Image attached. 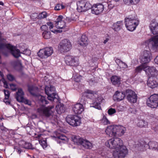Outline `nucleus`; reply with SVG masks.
<instances>
[{"label":"nucleus","mask_w":158,"mask_h":158,"mask_svg":"<svg viewBox=\"0 0 158 158\" xmlns=\"http://www.w3.org/2000/svg\"><path fill=\"white\" fill-rule=\"evenodd\" d=\"M12 64L14 68L18 71H20L22 69V66L19 61H15Z\"/></svg>","instance_id":"34"},{"label":"nucleus","mask_w":158,"mask_h":158,"mask_svg":"<svg viewBox=\"0 0 158 158\" xmlns=\"http://www.w3.org/2000/svg\"><path fill=\"white\" fill-rule=\"evenodd\" d=\"M2 81L3 83L4 87L6 88H8V85L7 83V82L5 81V80L4 79H3L2 80Z\"/></svg>","instance_id":"59"},{"label":"nucleus","mask_w":158,"mask_h":158,"mask_svg":"<svg viewBox=\"0 0 158 158\" xmlns=\"http://www.w3.org/2000/svg\"><path fill=\"white\" fill-rule=\"evenodd\" d=\"M45 90L49 100L52 101L55 98H56L55 89L54 86L51 85L46 86L45 87Z\"/></svg>","instance_id":"7"},{"label":"nucleus","mask_w":158,"mask_h":158,"mask_svg":"<svg viewBox=\"0 0 158 158\" xmlns=\"http://www.w3.org/2000/svg\"><path fill=\"white\" fill-rule=\"evenodd\" d=\"M148 44L153 50L158 51V35L148 40Z\"/></svg>","instance_id":"14"},{"label":"nucleus","mask_w":158,"mask_h":158,"mask_svg":"<svg viewBox=\"0 0 158 158\" xmlns=\"http://www.w3.org/2000/svg\"><path fill=\"white\" fill-rule=\"evenodd\" d=\"M116 63L118 65L119 64H121V62L122 61H121L118 58H116L115 60Z\"/></svg>","instance_id":"62"},{"label":"nucleus","mask_w":158,"mask_h":158,"mask_svg":"<svg viewBox=\"0 0 158 158\" xmlns=\"http://www.w3.org/2000/svg\"><path fill=\"white\" fill-rule=\"evenodd\" d=\"M148 146L150 149L155 150L157 149L158 151V143L155 141H150L148 143Z\"/></svg>","instance_id":"31"},{"label":"nucleus","mask_w":158,"mask_h":158,"mask_svg":"<svg viewBox=\"0 0 158 158\" xmlns=\"http://www.w3.org/2000/svg\"><path fill=\"white\" fill-rule=\"evenodd\" d=\"M82 77L80 75H78L76 77H74L75 81L77 82H79L81 79Z\"/></svg>","instance_id":"56"},{"label":"nucleus","mask_w":158,"mask_h":158,"mask_svg":"<svg viewBox=\"0 0 158 158\" xmlns=\"http://www.w3.org/2000/svg\"><path fill=\"white\" fill-rule=\"evenodd\" d=\"M4 39L0 36V50L3 49L7 48L10 51L12 55L15 58H18L20 56V53H22L26 55H29L31 54V51L27 49L24 50L20 49V50L17 49L15 47H14L10 44H6L4 43Z\"/></svg>","instance_id":"2"},{"label":"nucleus","mask_w":158,"mask_h":158,"mask_svg":"<svg viewBox=\"0 0 158 158\" xmlns=\"http://www.w3.org/2000/svg\"><path fill=\"white\" fill-rule=\"evenodd\" d=\"M73 112L77 115L81 114L84 109H73Z\"/></svg>","instance_id":"46"},{"label":"nucleus","mask_w":158,"mask_h":158,"mask_svg":"<svg viewBox=\"0 0 158 158\" xmlns=\"http://www.w3.org/2000/svg\"><path fill=\"white\" fill-rule=\"evenodd\" d=\"M88 40L87 37L85 35H82L78 44L81 46H85L88 44Z\"/></svg>","instance_id":"27"},{"label":"nucleus","mask_w":158,"mask_h":158,"mask_svg":"<svg viewBox=\"0 0 158 158\" xmlns=\"http://www.w3.org/2000/svg\"><path fill=\"white\" fill-rule=\"evenodd\" d=\"M104 101V100L102 97L99 96L97 100L90 105V107H94L95 109H101L100 103L103 102Z\"/></svg>","instance_id":"24"},{"label":"nucleus","mask_w":158,"mask_h":158,"mask_svg":"<svg viewBox=\"0 0 158 158\" xmlns=\"http://www.w3.org/2000/svg\"><path fill=\"white\" fill-rule=\"evenodd\" d=\"M101 123L102 124L104 125L110 124V121L104 115H103V118L101 120Z\"/></svg>","instance_id":"40"},{"label":"nucleus","mask_w":158,"mask_h":158,"mask_svg":"<svg viewBox=\"0 0 158 158\" xmlns=\"http://www.w3.org/2000/svg\"><path fill=\"white\" fill-rule=\"evenodd\" d=\"M140 0H123L125 4L128 5L135 4L137 3Z\"/></svg>","instance_id":"36"},{"label":"nucleus","mask_w":158,"mask_h":158,"mask_svg":"<svg viewBox=\"0 0 158 158\" xmlns=\"http://www.w3.org/2000/svg\"><path fill=\"white\" fill-rule=\"evenodd\" d=\"M4 102L6 103V104L8 105L10 104V102L8 101V98H5L3 100Z\"/></svg>","instance_id":"61"},{"label":"nucleus","mask_w":158,"mask_h":158,"mask_svg":"<svg viewBox=\"0 0 158 158\" xmlns=\"http://www.w3.org/2000/svg\"><path fill=\"white\" fill-rule=\"evenodd\" d=\"M28 90L32 95L35 96L36 95V92L38 91V88L32 85H29Z\"/></svg>","instance_id":"30"},{"label":"nucleus","mask_w":158,"mask_h":158,"mask_svg":"<svg viewBox=\"0 0 158 158\" xmlns=\"http://www.w3.org/2000/svg\"><path fill=\"white\" fill-rule=\"evenodd\" d=\"M144 69L146 74L152 77L156 76L158 74V71L154 67H149L146 65V68Z\"/></svg>","instance_id":"18"},{"label":"nucleus","mask_w":158,"mask_h":158,"mask_svg":"<svg viewBox=\"0 0 158 158\" xmlns=\"http://www.w3.org/2000/svg\"><path fill=\"white\" fill-rule=\"evenodd\" d=\"M24 94L22 89L19 88L16 93L15 97L17 100L20 102H23L25 104L29 105H31L30 102L24 98Z\"/></svg>","instance_id":"8"},{"label":"nucleus","mask_w":158,"mask_h":158,"mask_svg":"<svg viewBox=\"0 0 158 158\" xmlns=\"http://www.w3.org/2000/svg\"><path fill=\"white\" fill-rule=\"evenodd\" d=\"M105 6L102 4H98L94 5L91 7V12L92 13L98 15L102 12Z\"/></svg>","instance_id":"13"},{"label":"nucleus","mask_w":158,"mask_h":158,"mask_svg":"<svg viewBox=\"0 0 158 158\" xmlns=\"http://www.w3.org/2000/svg\"><path fill=\"white\" fill-rule=\"evenodd\" d=\"M157 119L153 117L150 119V121L151 123L154 122H156Z\"/></svg>","instance_id":"64"},{"label":"nucleus","mask_w":158,"mask_h":158,"mask_svg":"<svg viewBox=\"0 0 158 158\" xmlns=\"http://www.w3.org/2000/svg\"><path fill=\"white\" fill-rule=\"evenodd\" d=\"M147 104L148 106L152 108H156L158 106V102H156L153 100L152 102L149 99L147 100Z\"/></svg>","instance_id":"28"},{"label":"nucleus","mask_w":158,"mask_h":158,"mask_svg":"<svg viewBox=\"0 0 158 158\" xmlns=\"http://www.w3.org/2000/svg\"><path fill=\"white\" fill-rule=\"evenodd\" d=\"M149 28L153 34H158V23L152 21L149 25Z\"/></svg>","instance_id":"22"},{"label":"nucleus","mask_w":158,"mask_h":158,"mask_svg":"<svg viewBox=\"0 0 158 158\" xmlns=\"http://www.w3.org/2000/svg\"><path fill=\"white\" fill-rule=\"evenodd\" d=\"M60 45L59 50L61 52H68L70 50L72 47L71 42L67 39L62 40Z\"/></svg>","instance_id":"10"},{"label":"nucleus","mask_w":158,"mask_h":158,"mask_svg":"<svg viewBox=\"0 0 158 158\" xmlns=\"http://www.w3.org/2000/svg\"><path fill=\"white\" fill-rule=\"evenodd\" d=\"M151 53L149 51L145 50L143 54L140 57V59L142 63L145 64L151 60Z\"/></svg>","instance_id":"16"},{"label":"nucleus","mask_w":158,"mask_h":158,"mask_svg":"<svg viewBox=\"0 0 158 158\" xmlns=\"http://www.w3.org/2000/svg\"><path fill=\"white\" fill-rule=\"evenodd\" d=\"M4 93L5 94V98H8L10 95L9 91L7 90H4Z\"/></svg>","instance_id":"51"},{"label":"nucleus","mask_w":158,"mask_h":158,"mask_svg":"<svg viewBox=\"0 0 158 158\" xmlns=\"http://www.w3.org/2000/svg\"><path fill=\"white\" fill-rule=\"evenodd\" d=\"M126 96V93L117 91L113 96V99L114 101H119L123 100Z\"/></svg>","instance_id":"23"},{"label":"nucleus","mask_w":158,"mask_h":158,"mask_svg":"<svg viewBox=\"0 0 158 158\" xmlns=\"http://www.w3.org/2000/svg\"><path fill=\"white\" fill-rule=\"evenodd\" d=\"M148 99H150V101L152 102L153 100L155 102H158V94H153L151 95Z\"/></svg>","instance_id":"42"},{"label":"nucleus","mask_w":158,"mask_h":158,"mask_svg":"<svg viewBox=\"0 0 158 158\" xmlns=\"http://www.w3.org/2000/svg\"><path fill=\"white\" fill-rule=\"evenodd\" d=\"M47 25L48 26H48L49 27V28L51 31H52L54 33L55 32V31H53V30H51V29H52L54 27L53 25L52 24V23L51 22H48L47 23Z\"/></svg>","instance_id":"47"},{"label":"nucleus","mask_w":158,"mask_h":158,"mask_svg":"<svg viewBox=\"0 0 158 158\" xmlns=\"http://www.w3.org/2000/svg\"><path fill=\"white\" fill-rule=\"evenodd\" d=\"M73 109H84L85 108V103L82 104L80 103H77L72 106Z\"/></svg>","instance_id":"37"},{"label":"nucleus","mask_w":158,"mask_h":158,"mask_svg":"<svg viewBox=\"0 0 158 158\" xmlns=\"http://www.w3.org/2000/svg\"><path fill=\"white\" fill-rule=\"evenodd\" d=\"M7 78L10 81H13L15 79L14 77L11 74L8 75Z\"/></svg>","instance_id":"54"},{"label":"nucleus","mask_w":158,"mask_h":158,"mask_svg":"<svg viewBox=\"0 0 158 158\" xmlns=\"http://www.w3.org/2000/svg\"><path fill=\"white\" fill-rule=\"evenodd\" d=\"M10 87L11 89L13 90H15L16 89V85L13 84H10Z\"/></svg>","instance_id":"57"},{"label":"nucleus","mask_w":158,"mask_h":158,"mask_svg":"<svg viewBox=\"0 0 158 158\" xmlns=\"http://www.w3.org/2000/svg\"><path fill=\"white\" fill-rule=\"evenodd\" d=\"M56 112L59 114L65 112V109H55Z\"/></svg>","instance_id":"49"},{"label":"nucleus","mask_w":158,"mask_h":158,"mask_svg":"<svg viewBox=\"0 0 158 158\" xmlns=\"http://www.w3.org/2000/svg\"><path fill=\"white\" fill-rule=\"evenodd\" d=\"M115 109H108V113L109 115H112L116 113Z\"/></svg>","instance_id":"50"},{"label":"nucleus","mask_w":158,"mask_h":158,"mask_svg":"<svg viewBox=\"0 0 158 158\" xmlns=\"http://www.w3.org/2000/svg\"><path fill=\"white\" fill-rule=\"evenodd\" d=\"M53 53V49L51 47H46L40 49L38 52V55L39 57L44 58L50 56Z\"/></svg>","instance_id":"9"},{"label":"nucleus","mask_w":158,"mask_h":158,"mask_svg":"<svg viewBox=\"0 0 158 158\" xmlns=\"http://www.w3.org/2000/svg\"><path fill=\"white\" fill-rule=\"evenodd\" d=\"M38 98L39 99L38 102L40 106V109H53L54 108V106H52L50 107H46V105L48 103V102L44 97L41 95H39Z\"/></svg>","instance_id":"17"},{"label":"nucleus","mask_w":158,"mask_h":158,"mask_svg":"<svg viewBox=\"0 0 158 158\" xmlns=\"http://www.w3.org/2000/svg\"><path fill=\"white\" fill-rule=\"evenodd\" d=\"M123 24L122 21H117L113 24L112 28L115 31H118L122 29Z\"/></svg>","instance_id":"25"},{"label":"nucleus","mask_w":158,"mask_h":158,"mask_svg":"<svg viewBox=\"0 0 158 158\" xmlns=\"http://www.w3.org/2000/svg\"><path fill=\"white\" fill-rule=\"evenodd\" d=\"M105 145L110 148L117 149L113 153L114 158H124L127 154V149L123 145V141L120 138H111L106 142Z\"/></svg>","instance_id":"1"},{"label":"nucleus","mask_w":158,"mask_h":158,"mask_svg":"<svg viewBox=\"0 0 158 158\" xmlns=\"http://www.w3.org/2000/svg\"><path fill=\"white\" fill-rule=\"evenodd\" d=\"M129 112L133 114H136V109H129Z\"/></svg>","instance_id":"60"},{"label":"nucleus","mask_w":158,"mask_h":158,"mask_svg":"<svg viewBox=\"0 0 158 158\" xmlns=\"http://www.w3.org/2000/svg\"><path fill=\"white\" fill-rule=\"evenodd\" d=\"M63 107L64 105L60 102H59L56 106V109H63Z\"/></svg>","instance_id":"52"},{"label":"nucleus","mask_w":158,"mask_h":158,"mask_svg":"<svg viewBox=\"0 0 158 158\" xmlns=\"http://www.w3.org/2000/svg\"><path fill=\"white\" fill-rule=\"evenodd\" d=\"M31 19H35L38 17L39 18V15L37 13H34L32 14L31 16Z\"/></svg>","instance_id":"53"},{"label":"nucleus","mask_w":158,"mask_h":158,"mask_svg":"<svg viewBox=\"0 0 158 158\" xmlns=\"http://www.w3.org/2000/svg\"><path fill=\"white\" fill-rule=\"evenodd\" d=\"M42 35L45 39H48L51 37V32L49 31H43Z\"/></svg>","instance_id":"39"},{"label":"nucleus","mask_w":158,"mask_h":158,"mask_svg":"<svg viewBox=\"0 0 158 158\" xmlns=\"http://www.w3.org/2000/svg\"><path fill=\"white\" fill-rule=\"evenodd\" d=\"M65 19L61 15H59L55 21V26L58 29H62L65 27Z\"/></svg>","instance_id":"15"},{"label":"nucleus","mask_w":158,"mask_h":158,"mask_svg":"<svg viewBox=\"0 0 158 158\" xmlns=\"http://www.w3.org/2000/svg\"><path fill=\"white\" fill-rule=\"evenodd\" d=\"M55 137L63 141H65L67 139V137L64 135L61 134H56Z\"/></svg>","instance_id":"41"},{"label":"nucleus","mask_w":158,"mask_h":158,"mask_svg":"<svg viewBox=\"0 0 158 158\" xmlns=\"http://www.w3.org/2000/svg\"><path fill=\"white\" fill-rule=\"evenodd\" d=\"M85 148L90 149L92 148V145L91 143L86 140L83 139L81 144Z\"/></svg>","instance_id":"32"},{"label":"nucleus","mask_w":158,"mask_h":158,"mask_svg":"<svg viewBox=\"0 0 158 158\" xmlns=\"http://www.w3.org/2000/svg\"><path fill=\"white\" fill-rule=\"evenodd\" d=\"M115 129V125L108 127L105 131L106 134L110 137H116V131Z\"/></svg>","instance_id":"20"},{"label":"nucleus","mask_w":158,"mask_h":158,"mask_svg":"<svg viewBox=\"0 0 158 158\" xmlns=\"http://www.w3.org/2000/svg\"><path fill=\"white\" fill-rule=\"evenodd\" d=\"M64 8L65 6L62 4L58 3L55 6L54 9L56 10H59Z\"/></svg>","instance_id":"43"},{"label":"nucleus","mask_w":158,"mask_h":158,"mask_svg":"<svg viewBox=\"0 0 158 158\" xmlns=\"http://www.w3.org/2000/svg\"><path fill=\"white\" fill-rule=\"evenodd\" d=\"M85 93L88 94H91L92 95H94V92L93 91L89 89L86 90L85 92Z\"/></svg>","instance_id":"55"},{"label":"nucleus","mask_w":158,"mask_h":158,"mask_svg":"<svg viewBox=\"0 0 158 158\" xmlns=\"http://www.w3.org/2000/svg\"><path fill=\"white\" fill-rule=\"evenodd\" d=\"M39 143L42 147L44 148H46L47 146L46 140H39Z\"/></svg>","instance_id":"44"},{"label":"nucleus","mask_w":158,"mask_h":158,"mask_svg":"<svg viewBox=\"0 0 158 158\" xmlns=\"http://www.w3.org/2000/svg\"><path fill=\"white\" fill-rule=\"evenodd\" d=\"M14 148L16 150V152L19 154H20L22 152L20 148L17 146H15Z\"/></svg>","instance_id":"58"},{"label":"nucleus","mask_w":158,"mask_h":158,"mask_svg":"<svg viewBox=\"0 0 158 158\" xmlns=\"http://www.w3.org/2000/svg\"><path fill=\"white\" fill-rule=\"evenodd\" d=\"M78 11L79 12H85L91 8L92 5L90 3L86 1H80L77 3Z\"/></svg>","instance_id":"6"},{"label":"nucleus","mask_w":158,"mask_h":158,"mask_svg":"<svg viewBox=\"0 0 158 158\" xmlns=\"http://www.w3.org/2000/svg\"><path fill=\"white\" fill-rule=\"evenodd\" d=\"M37 111L40 113L41 115L49 117L52 115L51 120L52 123H54L58 121L57 116L54 114V111L52 109H37Z\"/></svg>","instance_id":"5"},{"label":"nucleus","mask_w":158,"mask_h":158,"mask_svg":"<svg viewBox=\"0 0 158 158\" xmlns=\"http://www.w3.org/2000/svg\"><path fill=\"white\" fill-rule=\"evenodd\" d=\"M125 20V24L126 28L131 31L135 30L139 22L136 14L134 11L131 15L126 17Z\"/></svg>","instance_id":"3"},{"label":"nucleus","mask_w":158,"mask_h":158,"mask_svg":"<svg viewBox=\"0 0 158 158\" xmlns=\"http://www.w3.org/2000/svg\"><path fill=\"white\" fill-rule=\"evenodd\" d=\"M40 29L44 31H48V27L46 25H43L40 27Z\"/></svg>","instance_id":"48"},{"label":"nucleus","mask_w":158,"mask_h":158,"mask_svg":"<svg viewBox=\"0 0 158 158\" xmlns=\"http://www.w3.org/2000/svg\"><path fill=\"white\" fill-rule=\"evenodd\" d=\"M115 126L116 136H121L125 133L126 129L125 127L121 125H115Z\"/></svg>","instance_id":"21"},{"label":"nucleus","mask_w":158,"mask_h":158,"mask_svg":"<svg viewBox=\"0 0 158 158\" xmlns=\"http://www.w3.org/2000/svg\"><path fill=\"white\" fill-rule=\"evenodd\" d=\"M146 65L143 64L138 67H137L135 70V72L136 73H140L142 70H143L144 71L145 68H146Z\"/></svg>","instance_id":"35"},{"label":"nucleus","mask_w":158,"mask_h":158,"mask_svg":"<svg viewBox=\"0 0 158 158\" xmlns=\"http://www.w3.org/2000/svg\"><path fill=\"white\" fill-rule=\"evenodd\" d=\"M126 97L128 101L131 103H135L137 100V95L135 93L129 89L126 90Z\"/></svg>","instance_id":"11"},{"label":"nucleus","mask_w":158,"mask_h":158,"mask_svg":"<svg viewBox=\"0 0 158 158\" xmlns=\"http://www.w3.org/2000/svg\"><path fill=\"white\" fill-rule=\"evenodd\" d=\"M148 85L151 88H155L158 86V80L155 77H149L147 82Z\"/></svg>","instance_id":"19"},{"label":"nucleus","mask_w":158,"mask_h":158,"mask_svg":"<svg viewBox=\"0 0 158 158\" xmlns=\"http://www.w3.org/2000/svg\"><path fill=\"white\" fill-rule=\"evenodd\" d=\"M73 142L75 144L81 145L84 139L78 136H75L72 138Z\"/></svg>","instance_id":"29"},{"label":"nucleus","mask_w":158,"mask_h":158,"mask_svg":"<svg viewBox=\"0 0 158 158\" xmlns=\"http://www.w3.org/2000/svg\"><path fill=\"white\" fill-rule=\"evenodd\" d=\"M22 147L25 149H28L31 150L36 149L35 148L32 147L31 143H29L25 142L23 145Z\"/></svg>","instance_id":"38"},{"label":"nucleus","mask_w":158,"mask_h":158,"mask_svg":"<svg viewBox=\"0 0 158 158\" xmlns=\"http://www.w3.org/2000/svg\"><path fill=\"white\" fill-rule=\"evenodd\" d=\"M121 64L122 65H123V68H127L128 67L127 64L123 62V61L121 62Z\"/></svg>","instance_id":"63"},{"label":"nucleus","mask_w":158,"mask_h":158,"mask_svg":"<svg viewBox=\"0 0 158 158\" xmlns=\"http://www.w3.org/2000/svg\"><path fill=\"white\" fill-rule=\"evenodd\" d=\"M65 61L68 65L76 66L79 64V60L77 57L71 56H67L65 57Z\"/></svg>","instance_id":"12"},{"label":"nucleus","mask_w":158,"mask_h":158,"mask_svg":"<svg viewBox=\"0 0 158 158\" xmlns=\"http://www.w3.org/2000/svg\"><path fill=\"white\" fill-rule=\"evenodd\" d=\"M47 16V13L45 11H44L39 14V18L40 19L45 18H46Z\"/></svg>","instance_id":"45"},{"label":"nucleus","mask_w":158,"mask_h":158,"mask_svg":"<svg viewBox=\"0 0 158 158\" xmlns=\"http://www.w3.org/2000/svg\"><path fill=\"white\" fill-rule=\"evenodd\" d=\"M148 125V122L143 119L139 120L137 123V126L139 127H147Z\"/></svg>","instance_id":"33"},{"label":"nucleus","mask_w":158,"mask_h":158,"mask_svg":"<svg viewBox=\"0 0 158 158\" xmlns=\"http://www.w3.org/2000/svg\"><path fill=\"white\" fill-rule=\"evenodd\" d=\"M67 122L73 127L79 126L81 123V118L77 115H69L66 118Z\"/></svg>","instance_id":"4"},{"label":"nucleus","mask_w":158,"mask_h":158,"mask_svg":"<svg viewBox=\"0 0 158 158\" xmlns=\"http://www.w3.org/2000/svg\"><path fill=\"white\" fill-rule=\"evenodd\" d=\"M111 81L113 85L118 86L121 83V78L117 76H113L111 78Z\"/></svg>","instance_id":"26"}]
</instances>
